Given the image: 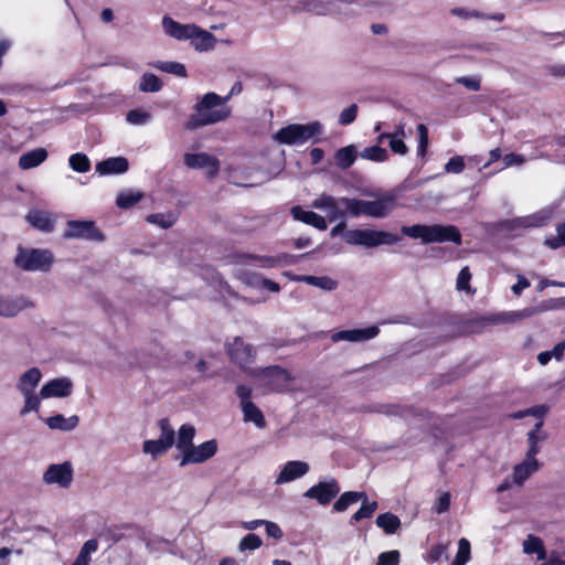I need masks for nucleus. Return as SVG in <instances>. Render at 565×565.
<instances>
[{"instance_id": "nucleus-48", "label": "nucleus", "mask_w": 565, "mask_h": 565, "mask_svg": "<svg viewBox=\"0 0 565 565\" xmlns=\"http://www.w3.org/2000/svg\"><path fill=\"white\" fill-rule=\"evenodd\" d=\"M470 558V543L462 537L458 542V552L451 565H465Z\"/></svg>"}, {"instance_id": "nucleus-13", "label": "nucleus", "mask_w": 565, "mask_h": 565, "mask_svg": "<svg viewBox=\"0 0 565 565\" xmlns=\"http://www.w3.org/2000/svg\"><path fill=\"white\" fill-rule=\"evenodd\" d=\"M340 492V487L338 481L333 478L328 481H321L312 487H310L305 493L303 497L308 499H315L319 504L326 505L329 504Z\"/></svg>"}, {"instance_id": "nucleus-1", "label": "nucleus", "mask_w": 565, "mask_h": 565, "mask_svg": "<svg viewBox=\"0 0 565 565\" xmlns=\"http://www.w3.org/2000/svg\"><path fill=\"white\" fill-rule=\"evenodd\" d=\"M228 97H222L210 92L203 95L194 106L192 114L185 122L188 130L215 125L226 120L231 116V109L226 106Z\"/></svg>"}, {"instance_id": "nucleus-31", "label": "nucleus", "mask_w": 565, "mask_h": 565, "mask_svg": "<svg viewBox=\"0 0 565 565\" xmlns=\"http://www.w3.org/2000/svg\"><path fill=\"white\" fill-rule=\"evenodd\" d=\"M539 469L537 460L525 459L522 463L514 467L513 478L514 482L522 484L532 473Z\"/></svg>"}, {"instance_id": "nucleus-19", "label": "nucleus", "mask_w": 565, "mask_h": 565, "mask_svg": "<svg viewBox=\"0 0 565 565\" xmlns=\"http://www.w3.org/2000/svg\"><path fill=\"white\" fill-rule=\"evenodd\" d=\"M249 260H254L262 268H277L294 262V256L288 254H279L276 256H257L253 254H244L239 257L238 263L247 264Z\"/></svg>"}, {"instance_id": "nucleus-47", "label": "nucleus", "mask_w": 565, "mask_h": 565, "mask_svg": "<svg viewBox=\"0 0 565 565\" xmlns=\"http://www.w3.org/2000/svg\"><path fill=\"white\" fill-rule=\"evenodd\" d=\"M126 120L134 126H143L151 120V114L142 109H132L127 113Z\"/></svg>"}, {"instance_id": "nucleus-40", "label": "nucleus", "mask_w": 565, "mask_h": 565, "mask_svg": "<svg viewBox=\"0 0 565 565\" xmlns=\"http://www.w3.org/2000/svg\"><path fill=\"white\" fill-rule=\"evenodd\" d=\"M385 139H388L390 149L399 156H405L408 152V148L404 142V139L399 137H395L391 134H381L377 138L379 142H383Z\"/></svg>"}, {"instance_id": "nucleus-49", "label": "nucleus", "mask_w": 565, "mask_h": 565, "mask_svg": "<svg viewBox=\"0 0 565 565\" xmlns=\"http://www.w3.org/2000/svg\"><path fill=\"white\" fill-rule=\"evenodd\" d=\"M545 245L552 249L565 246V222L557 225L556 235L547 237Z\"/></svg>"}, {"instance_id": "nucleus-63", "label": "nucleus", "mask_w": 565, "mask_h": 565, "mask_svg": "<svg viewBox=\"0 0 565 565\" xmlns=\"http://www.w3.org/2000/svg\"><path fill=\"white\" fill-rule=\"evenodd\" d=\"M457 83L462 84L470 90L477 92L480 89V79L477 77H459Z\"/></svg>"}, {"instance_id": "nucleus-5", "label": "nucleus", "mask_w": 565, "mask_h": 565, "mask_svg": "<svg viewBox=\"0 0 565 565\" xmlns=\"http://www.w3.org/2000/svg\"><path fill=\"white\" fill-rule=\"evenodd\" d=\"M344 241L352 246L373 248L381 245H393L399 241V237L385 231L354 228L344 233Z\"/></svg>"}, {"instance_id": "nucleus-17", "label": "nucleus", "mask_w": 565, "mask_h": 565, "mask_svg": "<svg viewBox=\"0 0 565 565\" xmlns=\"http://www.w3.org/2000/svg\"><path fill=\"white\" fill-rule=\"evenodd\" d=\"M184 164L190 169H204L209 177H215L220 169L217 159L205 152L185 153Z\"/></svg>"}, {"instance_id": "nucleus-30", "label": "nucleus", "mask_w": 565, "mask_h": 565, "mask_svg": "<svg viewBox=\"0 0 565 565\" xmlns=\"http://www.w3.org/2000/svg\"><path fill=\"white\" fill-rule=\"evenodd\" d=\"M295 280L306 282L310 286H315L327 291H332L338 287V282L328 276L301 275L295 277Z\"/></svg>"}, {"instance_id": "nucleus-20", "label": "nucleus", "mask_w": 565, "mask_h": 565, "mask_svg": "<svg viewBox=\"0 0 565 565\" xmlns=\"http://www.w3.org/2000/svg\"><path fill=\"white\" fill-rule=\"evenodd\" d=\"M34 303L24 296L4 297L0 296V316L10 318L17 316L24 309L33 307Z\"/></svg>"}, {"instance_id": "nucleus-50", "label": "nucleus", "mask_w": 565, "mask_h": 565, "mask_svg": "<svg viewBox=\"0 0 565 565\" xmlns=\"http://www.w3.org/2000/svg\"><path fill=\"white\" fill-rule=\"evenodd\" d=\"M262 546V539L256 534L245 535L238 544L241 552L255 551Z\"/></svg>"}, {"instance_id": "nucleus-7", "label": "nucleus", "mask_w": 565, "mask_h": 565, "mask_svg": "<svg viewBox=\"0 0 565 565\" xmlns=\"http://www.w3.org/2000/svg\"><path fill=\"white\" fill-rule=\"evenodd\" d=\"M18 267L29 271H46L53 263V255L47 249H19L14 259Z\"/></svg>"}, {"instance_id": "nucleus-53", "label": "nucleus", "mask_w": 565, "mask_h": 565, "mask_svg": "<svg viewBox=\"0 0 565 565\" xmlns=\"http://www.w3.org/2000/svg\"><path fill=\"white\" fill-rule=\"evenodd\" d=\"M248 284L255 287L262 286L271 292H278L280 290V286L276 281H273L267 278H262L256 275L253 276V280H249Z\"/></svg>"}, {"instance_id": "nucleus-39", "label": "nucleus", "mask_w": 565, "mask_h": 565, "mask_svg": "<svg viewBox=\"0 0 565 565\" xmlns=\"http://www.w3.org/2000/svg\"><path fill=\"white\" fill-rule=\"evenodd\" d=\"M170 448L158 439H148L142 444V451L146 455H150L152 459L166 454Z\"/></svg>"}, {"instance_id": "nucleus-12", "label": "nucleus", "mask_w": 565, "mask_h": 565, "mask_svg": "<svg viewBox=\"0 0 565 565\" xmlns=\"http://www.w3.org/2000/svg\"><path fill=\"white\" fill-rule=\"evenodd\" d=\"M217 451L215 439L206 440L198 446L193 445L180 459V466L203 463L211 459Z\"/></svg>"}, {"instance_id": "nucleus-2", "label": "nucleus", "mask_w": 565, "mask_h": 565, "mask_svg": "<svg viewBox=\"0 0 565 565\" xmlns=\"http://www.w3.org/2000/svg\"><path fill=\"white\" fill-rule=\"evenodd\" d=\"M401 232L411 238L419 239L423 244L445 242H452L457 245L461 244V234L455 225H404L402 226Z\"/></svg>"}, {"instance_id": "nucleus-24", "label": "nucleus", "mask_w": 565, "mask_h": 565, "mask_svg": "<svg viewBox=\"0 0 565 565\" xmlns=\"http://www.w3.org/2000/svg\"><path fill=\"white\" fill-rule=\"evenodd\" d=\"M129 168L128 160L124 157H113L96 164V172L100 175L125 173Z\"/></svg>"}, {"instance_id": "nucleus-60", "label": "nucleus", "mask_w": 565, "mask_h": 565, "mask_svg": "<svg viewBox=\"0 0 565 565\" xmlns=\"http://www.w3.org/2000/svg\"><path fill=\"white\" fill-rule=\"evenodd\" d=\"M546 407L545 406H536V407H532V408H529L524 412H519L516 414L513 415L514 418H522L526 415H533L535 417H537L540 420H542V417L544 416V414L546 413Z\"/></svg>"}, {"instance_id": "nucleus-8", "label": "nucleus", "mask_w": 565, "mask_h": 565, "mask_svg": "<svg viewBox=\"0 0 565 565\" xmlns=\"http://www.w3.org/2000/svg\"><path fill=\"white\" fill-rule=\"evenodd\" d=\"M349 200L347 196L335 198L329 194H321L315 199L311 206L317 210L324 211L330 222L344 220L349 216V211L345 207L344 201Z\"/></svg>"}, {"instance_id": "nucleus-34", "label": "nucleus", "mask_w": 565, "mask_h": 565, "mask_svg": "<svg viewBox=\"0 0 565 565\" xmlns=\"http://www.w3.org/2000/svg\"><path fill=\"white\" fill-rule=\"evenodd\" d=\"M365 499L364 492L348 491L341 494V497L333 504V510L337 512L345 511L350 505Z\"/></svg>"}, {"instance_id": "nucleus-35", "label": "nucleus", "mask_w": 565, "mask_h": 565, "mask_svg": "<svg viewBox=\"0 0 565 565\" xmlns=\"http://www.w3.org/2000/svg\"><path fill=\"white\" fill-rule=\"evenodd\" d=\"M335 163L341 169L350 168L356 159V149L354 146H347L339 149L334 156Z\"/></svg>"}, {"instance_id": "nucleus-54", "label": "nucleus", "mask_w": 565, "mask_h": 565, "mask_svg": "<svg viewBox=\"0 0 565 565\" xmlns=\"http://www.w3.org/2000/svg\"><path fill=\"white\" fill-rule=\"evenodd\" d=\"M356 115L358 106L352 104L340 113L339 122L344 126L350 125L355 120Z\"/></svg>"}, {"instance_id": "nucleus-15", "label": "nucleus", "mask_w": 565, "mask_h": 565, "mask_svg": "<svg viewBox=\"0 0 565 565\" xmlns=\"http://www.w3.org/2000/svg\"><path fill=\"white\" fill-rule=\"evenodd\" d=\"M227 353L235 364L242 369H246L253 362L254 349L250 344L245 343L239 337H236L233 342L227 345Z\"/></svg>"}, {"instance_id": "nucleus-36", "label": "nucleus", "mask_w": 565, "mask_h": 565, "mask_svg": "<svg viewBox=\"0 0 565 565\" xmlns=\"http://www.w3.org/2000/svg\"><path fill=\"white\" fill-rule=\"evenodd\" d=\"M376 525L386 534H394L401 526V521L395 514L386 512L376 518Z\"/></svg>"}, {"instance_id": "nucleus-10", "label": "nucleus", "mask_w": 565, "mask_h": 565, "mask_svg": "<svg viewBox=\"0 0 565 565\" xmlns=\"http://www.w3.org/2000/svg\"><path fill=\"white\" fill-rule=\"evenodd\" d=\"M64 238H78L102 242L103 233L95 226L93 221H68Z\"/></svg>"}, {"instance_id": "nucleus-64", "label": "nucleus", "mask_w": 565, "mask_h": 565, "mask_svg": "<svg viewBox=\"0 0 565 565\" xmlns=\"http://www.w3.org/2000/svg\"><path fill=\"white\" fill-rule=\"evenodd\" d=\"M447 554V545H436L429 552V558L434 562L439 561L443 556Z\"/></svg>"}, {"instance_id": "nucleus-6", "label": "nucleus", "mask_w": 565, "mask_h": 565, "mask_svg": "<svg viewBox=\"0 0 565 565\" xmlns=\"http://www.w3.org/2000/svg\"><path fill=\"white\" fill-rule=\"evenodd\" d=\"M322 131V126L318 121L307 125L291 124L280 128L275 135L274 140L280 145H301L312 138L318 137Z\"/></svg>"}, {"instance_id": "nucleus-26", "label": "nucleus", "mask_w": 565, "mask_h": 565, "mask_svg": "<svg viewBox=\"0 0 565 565\" xmlns=\"http://www.w3.org/2000/svg\"><path fill=\"white\" fill-rule=\"evenodd\" d=\"M195 433L196 430L193 425L183 424L175 434L174 445L179 451L180 459L194 445Z\"/></svg>"}, {"instance_id": "nucleus-27", "label": "nucleus", "mask_w": 565, "mask_h": 565, "mask_svg": "<svg viewBox=\"0 0 565 565\" xmlns=\"http://www.w3.org/2000/svg\"><path fill=\"white\" fill-rule=\"evenodd\" d=\"M20 394L23 396L24 404L20 409V416H25L31 412H38L41 406V399H43L40 393H36L34 388L17 387Z\"/></svg>"}, {"instance_id": "nucleus-41", "label": "nucleus", "mask_w": 565, "mask_h": 565, "mask_svg": "<svg viewBox=\"0 0 565 565\" xmlns=\"http://www.w3.org/2000/svg\"><path fill=\"white\" fill-rule=\"evenodd\" d=\"M162 87L160 78L152 73H145L139 82V89L141 92H159Z\"/></svg>"}, {"instance_id": "nucleus-58", "label": "nucleus", "mask_w": 565, "mask_h": 565, "mask_svg": "<svg viewBox=\"0 0 565 565\" xmlns=\"http://www.w3.org/2000/svg\"><path fill=\"white\" fill-rule=\"evenodd\" d=\"M147 221L152 224H158L159 226H161L163 228H168V227L172 226V224L174 222L170 215L167 216L164 214H151V215L147 216Z\"/></svg>"}, {"instance_id": "nucleus-11", "label": "nucleus", "mask_w": 565, "mask_h": 565, "mask_svg": "<svg viewBox=\"0 0 565 565\" xmlns=\"http://www.w3.org/2000/svg\"><path fill=\"white\" fill-rule=\"evenodd\" d=\"M72 481L73 466L68 461L50 465L43 473V482L45 484H55L62 489H66L71 486Z\"/></svg>"}, {"instance_id": "nucleus-37", "label": "nucleus", "mask_w": 565, "mask_h": 565, "mask_svg": "<svg viewBox=\"0 0 565 565\" xmlns=\"http://www.w3.org/2000/svg\"><path fill=\"white\" fill-rule=\"evenodd\" d=\"M143 198V193L140 191H121L118 193L116 204L120 209H129L140 202Z\"/></svg>"}, {"instance_id": "nucleus-4", "label": "nucleus", "mask_w": 565, "mask_h": 565, "mask_svg": "<svg viewBox=\"0 0 565 565\" xmlns=\"http://www.w3.org/2000/svg\"><path fill=\"white\" fill-rule=\"evenodd\" d=\"M162 28L173 39L190 40L198 51H209L214 47V35L194 24H181L170 17H164L162 19Z\"/></svg>"}, {"instance_id": "nucleus-44", "label": "nucleus", "mask_w": 565, "mask_h": 565, "mask_svg": "<svg viewBox=\"0 0 565 565\" xmlns=\"http://www.w3.org/2000/svg\"><path fill=\"white\" fill-rule=\"evenodd\" d=\"M362 507L352 515L350 523L354 524L355 522L361 521L362 519L371 518L377 509V503L375 501L367 502V498L362 499Z\"/></svg>"}, {"instance_id": "nucleus-3", "label": "nucleus", "mask_w": 565, "mask_h": 565, "mask_svg": "<svg viewBox=\"0 0 565 565\" xmlns=\"http://www.w3.org/2000/svg\"><path fill=\"white\" fill-rule=\"evenodd\" d=\"M344 204L351 217L384 218L394 210L395 196L391 193H380L371 201L349 198Z\"/></svg>"}, {"instance_id": "nucleus-43", "label": "nucleus", "mask_w": 565, "mask_h": 565, "mask_svg": "<svg viewBox=\"0 0 565 565\" xmlns=\"http://www.w3.org/2000/svg\"><path fill=\"white\" fill-rule=\"evenodd\" d=\"M361 158L375 162H384L388 159V153L386 149L380 146H371L363 149Z\"/></svg>"}, {"instance_id": "nucleus-57", "label": "nucleus", "mask_w": 565, "mask_h": 565, "mask_svg": "<svg viewBox=\"0 0 565 565\" xmlns=\"http://www.w3.org/2000/svg\"><path fill=\"white\" fill-rule=\"evenodd\" d=\"M542 542L543 541L535 535H527V537L523 542V552L525 554H533L537 552L539 546L541 545Z\"/></svg>"}, {"instance_id": "nucleus-51", "label": "nucleus", "mask_w": 565, "mask_h": 565, "mask_svg": "<svg viewBox=\"0 0 565 565\" xmlns=\"http://www.w3.org/2000/svg\"><path fill=\"white\" fill-rule=\"evenodd\" d=\"M417 135H418L417 154L423 158V157H425L427 148H428V129L424 124H419L417 126Z\"/></svg>"}, {"instance_id": "nucleus-16", "label": "nucleus", "mask_w": 565, "mask_h": 565, "mask_svg": "<svg viewBox=\"0 0 565 565\" xmlns=\"http://www.w3.org/2000/svg\"><path fill=\"white\" fill-rule=\"evenodd\" d=\"M73 393V382L68 377H57L47 381L40 390L43 399L46 398H64Z\"/></svg>"}, {"instance_id": "nucleus-62", "label": "nucleus", "mask_w": 565, "mask_h": 565, "mask_svg": "<svg viewBox=\"0 0 565 565\" xmlns=\"http://www.w3.org/2000/svg\"><path fill=\"white\" fill-rule=\"evenodd\" d=\"M450 505V494L448 492H444L435 504V511L437 513H444L449 509Z\"/></svg>"}, {"instance_id": "nucleus-46", "label": "nucleus", "mask_w": 565, "mask_h": 565, "mask_svg": "<svg viewBox=\"0 0 565 565\" xmlns=\"http://www.w3.org/2000/svg\"><path fill=\"white\" fill-rule=\"evenodd\" d=\"M98 548V542L95 539L88 540L82 546L76 561L82 565L90 564V554L95 553Z\"/></svg>"}, {"instance_id": "nucleus-38", "label": "nucleus", "mask_w": 565, "mask_h": 565, "mask_svg": "<svg viewBox=\"0 0 565 565\" xmlns=\"http://www.w3.org/2000/svg\"><path fill=\"white\" fill-rule=\"evenodd\" d=\"M158 426L160 429V436L158 440L162 441L164 445H168L171 448L175 441V430L171 426L168 418H162L158 422Z\"/></svg>"}, {"instance_id": "nucleus-22", "label": "nucleus", "mask_w": 565, "mask_h": 565, "mask_svg": "<svg viewBox=\"0 0 565 565\" xmlns=\"http://www.w3.org/2000/svg\"><path fill=\"white\" fill-rule=\"evenodd\" d=\"M539 312H541V309L529 307L516 311L499 312L497 315L488 317L486 321L489 324L513 323L530 318Z\"/></svg>"}, {"instance_id": "nucleus-59", "label": "nucleus", "mask_w": 565, "mask_h": 565, "mask_svg": "<svg viewBox=\"0 0 565 565\" xmlns=\"http://www.w3.org/2000/svg\"><path fill=\"white\" fill-rule=\"evenodd\" d=\"M525 158L521 154H518V153H508L503 157V163H504V168H509V167H513V166H516V167H520L522 164L525 163Z\"/></svg>"}, {"instance_id": "nucleus-45", "label": "nucleus", "mask_w": 565, "mask_h": 565, "mask_svg": "<svg viewBox=\"0 0 565 565\" xmlns=\"http://www.w3.org/2000/svg\"><path fill=\"white\" fill-rule=\"evenodd\" d=\"M70 167L79 173H85L90 170V161L86 154L77 152L70 157L68 159Z\"/></svg>"}, {"instance_id": "nucleus-28", "label": "nucleus", "mask_w": 565, "mask_h": 565, "mask_svg": "<svg viewBox=\"0 0 565 565\" xmlns=\"http://www.w3.org/2000/svg\"><path fill=\"white\" fill-rule=\"evenodd\" d=\"M47 158V151L44 148H36L23 153L19 159V168L29 170L39 167Z\"/></svg>"}, {"instance_id": "nucleus-55", "label": "nucleus", "mask_w": 565, "mask_h": 565, "mask_svg": "<svg viewBox=\"0 0 565 565\" xmlns=\"http://www.w3.org/2000/svg\"><path fill=\"white\" fill-rule=\"evenodd\" d=\"M399 553L398 551L383 552L379 555L377 565H398Z\"/></svg>"}, {"instance_id": "nucleus-21", "label": "nucleus", "mask_w": 565, "mask_h": 565, "mask_svg": "<svg viewBox=\"0 0 565 565\" xmlns=\"http://www.w3.org/2000/svg\"><path fill=\"white\" fill-rule=\"evenodd\" d=\"M380 332L379 327L371 326L364 329L343 330L332 334L331 339L334 342L349 341V342H363L375 338Z\"/></svg>"}, {"instance_id": "nucleus-33", "label": "nucleus", "mask_w": 565, "mask_h": 565, "mask_svg": "<svg viewBox=\"0 0 565 565\" xmlns=\"http://www.w3.org/2000/svg\"><path fill=\"white\" fill-rule=\"evenodd\" d=\"M42 380V372L39 367H31L22 373L17 382V387L34 388L39 386Z\"/></svg>"}, {"instance_id": "nucleus-9", "label": "nucleus", "mask_w": 565, "mask_h": 565, "mask_svg": "<svg viewBox=\"0 0 565 565\" xmlns=\"http://www.w3.org/2000/svg\"><path fill=\"white\" fill-rule=\"evenodd\" d=\"M256 376L268 392H282L289 388L291 377L279 366H269L260 370Z\"/></svg>"}, {"instance_id": "nucleus-25", "label": "nucleus", "mask_w": 565, "mask_h": 565, "mask_svg": "<svg viewBox=\"0 0 565 565\" xmlns=\"http://www.w3.org/2000/svg\"><path fill=\"white\" fill-rule=\"evenodd\" d=\"M28 223L42 232H52L54 228V218L47 211L31 210L25 216Z\"/></svg>"}, {"instance_id": "nucleus-18", "label": "nucleus", "mask_w": 565, "mask_h": 565, "mask_svg": "<svg viewBox=\"0 0 565 565\" xmlns=\"http://www.w3.org/2000/svg\"><path fill=\"white\" fill-rule=\"evenodd\" d=\"M309 471V465L300 460H290L286 462L278 476L276 477L275 484H284L299 479L307 475Z\"/></svg>"}, {"instance_id": "nucleus-23", "label": "nucleus", "mask_w": 565, "mask_h": 565, "mask_svg": "<svg viewBox=\"0 0 565 565\" xmlns=\"http://www.w3.org/2000/svg\"><path fill=\"white\" fill-rule=\"evenodd\" d=\"M290 213L296 221L313 226L319 231H326L328 228L327 220L316 212L306 211L301 206H294Z\"/></svg>"}, {"instance_id": "nucleus-32", "label": "nucleus", "mask_w": 565, "mask_h": 565, "mask_svg": "<svg viewBox=\"0 0 565 565\" xmlns=\"http://www.w3.org/2000/svg\"><path fill=\"white\" fill-rule=\"evenodd\" d=\"M245 422H252L258 428H264L266 425L262 411L253 403L246 402L241 405Z\"/></svg>"}, {"instance_id": "nucleus-14", "label": "nucleus", "mask_w": 565, "mask_h": 565, "mask_svg": "<svg viewBox=\"0 0 565 565\" xmlns=\"http://www.w3.org/2000/svg\"><path fill=\"white\" fill-rule=\"evenodd\" d=\"M550 218V211H540L532 215L505 221L504 223H502V228L509 232H514L515 235H518L519 230L543 226Z\"/></svg>"}, {"instance_id": "nucleus-56", "label": "nucleus", "mask_w": 565, "mask_h": 565, "mask_svg": "<svg viewBox=\"0 0 565 565\" xmlns=\"http://www.w3.org/2000/svg\"><path fill=\"white\" fill-rule=\"evenodd\" d=\"M470 279H471V273H470L469 268L463 267L459 271L458 277H457V284H456L457 289L469 291L470 290V286H469Z\"/></svg>"}, {"instance_id": "nucleus-52", "label": "nucleus", "mask_w": 565, "mask_h": 565, "mask_svg": "<svg viewBox=\"0 0 565 565\" xmlns=\"http://www.w3.org/2000/svg\"><path fill=\"white\" fill-rule=\"evenodd\" d=\"M465 159L461 156H455L448 160L445 164V171L447 173L458 174L465 170Z\"/></svg>"}, {"instance_id": "nucleus-29", "label": "nucleus", "mask_w": 565, "mask_h": 565, "mask_svg": "<svg viewBox=\"0 0 565 565\" xmlns=\"http://www.w3.org/2000/svg\"><path fill=\"white\" fill-rule=\"evenodd\" d=\"M78 422L79 418L77 415H72L66 418L63 415L57 414L45 419V424L49 426V428L58 429L62 431H70L75 429L78 425Z\"/></svg>"}, {"instance_id": "nucleus-42", "label": "nucleus", "mask_w": 565, "mask_h": 565, "mask_svg": "<svg viewBox=\"0 0 565 565\" xmlns=\"http://www.w3.org/2000/svg\"><path fill=\"white\" fill-rule=\"evenodd\" d=\"M153 67L161 72L177 75L179 77L186 76V68L182 63L179 62H156L152 64Z\"/></svg>"}, {"instance_id": "nucleus-61", "label": "nucleus", "mask_w": 565, "mask_h": 565, "mask_svg": "<svg viewBox=\"0 0 565 565\" xmlns=\"http://www.w3.org/2000/svg\"><path fill=\"white\" fill-rule=\"evenodd\" d=\"M264 525H265V530H266V533L268 536L276 539V540H279L282 537L284 533L277 523L271 522V521H266Z\"/></svg>"}]
</instances>
